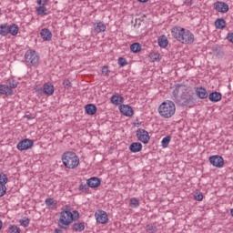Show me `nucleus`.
<instances>
[{
	"label": "nucleus",
	"instance_id": "obj_1",
	"mask_svg": "<svg viewBox=\"0 0 233 233\" xmlns=\"http://www.w3.org/2000/svg\"><path fill=\"white\" fill-rule=\"evenodd\" d=\"M172 95L175 103L179 105V106H187L188 108H192L196 103L194 91H192V88L188 86L177 84Z\"/></svg>",
	"mask_w": 233,
	"mask_h": 233
},
{
	"label": "nucleus",
	"instance_id": "obj_2",
	"mask_svg": "<svg viewBox=\"0 0 233 233\" xmlns=\"http://www.w3.org/2000/svg\"><path fill=\"white\" fill-rule=\"evenodd\" d=\"M66 209L60 212L59 219L57 220V226L64 230H68L70 225L73 221H77L79 219V212L74 210L73 213L70 211V206H66Z\"/></svg>",
	"mask_w": 233,
	"mask_h": 233
},
{
	"label": "nucleus",
	"instance_id": "obj_3",
	"mask_svg": "<svg viewBox=\"0 0 233 233\" xmlns=\"http://www.w3.org/2000/svg\"><path fill=\"white\" fill-rule=\"evenodd\" d=\"M171 34L179 43L184 45H192L194 43V34L183 27H173Z\"/></svg>",
	"mask_w": 233,
	"mask_h": 233
},
{
	"label": "nucleus",
	"instance_id": "obj_4",
	"mask_svg": "<svg viewBox=\"0 0 233 233\" xmlns=\"http://www.w3.org/2000/svg\"><path fill=\"white\" fill-rule=\"evenodd\" d=\"M62 163L66 168L74 170L79 167V157L72 151H66L62 155Z\"/></svg>",
	"mask_w": 233,
	"mask_h": 233
},
{
	"label": "nucleus",
	"instance_id": "obj_5",
	"mask_svg": "<svg viewBox=\"0 0 233 233\" xmlns=\"http://www.w3.org/2000/svg\"><path fill=\"white\" fill-rule=\"evenodd\" d=\"M158 113L166 119L172 117L176 114V104L170 100L163 102L158 107Z\"/></svg>",
	"mask_w": 233,
	"mask_h": 233
},
{
	"label": "nucleus",
	"instance_id": "obj_6",
	"mask_svg": "<svg viewBox=\"0 0 233 233\" xmlns=\"http://www.w3.org/2000/svg\"><path fill=\"white\" fill-rule=\"evenodd\" d=\"M25 64L27 66H39V55L35 50H27L25 54Z\"/></svg>",
	"mask_w": 233,
	"mask_h": 233
},
{
	"label": "nucleus",
	"instance_id": "obj_7",
	"mask_svg": "<svg viewBox=\"0 0 233 233\" xmlns=\"http://www.w3.org/2000/svg\"><path fill=\"white\" fill-rule=\"evenodd\" d=\"M137 138L138 141H141V143H144V145H147L148 141H150V135H148V131L138 128L137 130Z\"/></svg>",
	"mask_w": 233,
	"mask_h": 233
},
{
	"label": "nucleus",
	"instance_id": "obj_8",
	"mask_svg": "<svg viewBox=\"0 0 233 233\" xmlns=\"http://www.w3.org/2000/svg\"><path fill=\"white\" fill-rule=\"evenodd\" d=\"M32 147H34V140L25 138L20 142H18L16 148L17 150H20L21 152H23V150H30Z\"/></svg>",
	"mask_w": 233,
	"mask_h": 233
},
{
	"label": "nucleus",
	"instance_id": "obj_9",
	"mask_svg": "<svg viewBox=\"0 0 233 233\" xmlns=\"http://www.w3.org/2000/svg\"><path fill=\"white\" fill-rule=\"evenodd\" d=\"M209 163L216 168H221L225 165V159L219 155H215L209 157Z\"/></svg>",
	"mask_w": 233,
	"mask_h": 233
},
{
	"label": "nucleus",
	"instance_id": "obj_10",
	"mask_svg": "<svg viewBox=\"0 0 233 233\" xmlns=\"http://www.w3.org/2000/svg\"><path fill=\"white\" fill-rule=\"evenodd\" d=\"M95 218L96 220V223H100V225H105L108 223V215L106 211L99 210L95 213Z\"/></svg>",
	"mask_w": 233,
	"mask_h": 233
},
{
	"label": "nucleus",
	"instance_id": "obj_11",
	"mask_svg": "<svg viewBox=\"0 0 233 233\" xmlns=\"http://www.w3.org/2000/svg\"><path fill=\"white\" fill-rule=\"evenodd\" d=\"M214 9L217 11V12H219L220 14H227V12H228L229 10V7H228V5L225 2H215L214 5Z\"/></svg>",
	"mask_w": 233,
	"mask_h": 233
},
{
	"label": "nucleus",
	"instance_id": "obj_12",
	"mask_svg": "<svg viewBox=\"0 0 233 233\" xmlns=\"http://www.w3.org/2000/svg\"><path fill=\"white\" fill-rule=\"evenodd\" d=\"M119 110L121 114L127 116V117H132V116H134V109L128 105H121L119 106Z\"/></svg>",
	"mask_w": 233,
	"mask_h": 233
},
{
	"label": "nucleus",
	"instance_id": "obj_13",
	"mask_svg": "<svg viewBox=\"0 0 233 233\" xmlns=\"http://www.w3.org/2000/svg\"><path fill=\"white\" fill-rule=\"evenodd\" d=\"M195 92L198 99H207V97H208V92H207V89L203 86L196 87Z\"/></svg>",
	"mask_w": 233,
	"mask_h": 233
},
{
	"label": "nucleus",
	"instance_id": "obj_14",
	"mask_svg": "<svg viewBox=\"0 0 233 233\" xmlns=\"http://www.w3.org/2000/svg\"><path fill=\"white\" fill-rule=\"evenodd\" d=\"M87 185L90 188H97L101 185V180L96 177L87 179Z\"/></svg>",
	"mask_w": 233,
	"mask_h": 233
},
{
	"label": "nucleus",
	"instance_id": "obj_15",
	"mask_svg": "<svg viewBox=\"0 0 233 233\" xmlns=\"http://www.w3.org/2000/svg\"><path fill=\"white\" fill-rule=\"evenodd\" d=\"M142 149H143V145L139 142H134L129 146V150L133 154H136L137 152H141Z\"/></svg>",
	"mask_w": 233,
	"mask_h": 233
},
{
	"label": "nucleus",
	"instance_id": "obj_16",
	"mask_svg": "<svg viewBox=\"0 0 233 233\" xmlns=\"http://www.w3.org/2000/svg\"><path fill=\"white\" fill-rule=\"evenodd\" d=\"M85 110L88 116H94L97 112V107L94 104H87L85 106Z\"/></svg>",
	"mask_w": 233,
	"mask_h": 233
},
{
	"label": "nucleus",
	"instance_id": "obj_17",
	"mask_svg": "<svg viewBox=\"0 0 233 233\" xmlns=\"http://www.w3.org/2000/svg\"><path fill=\"white\" fill-rule=\"evenodd\" d=\"M221 93L219 92H212L208 95V99L212 103H218V101H221Z\"/></svg>",
	"mask_w": 233,
	"mask_h": 233
},
{
	"label": "nucleus",
	"instance_id": "obj_18",
	"mask_svg": "<svg viewBox=\"0 0 233 233\" xmlns=\"http://www.w3.org/2000/svg\"><path fill=\"white\" fill-rule=\"evenodd\" d=\"M73 232H83L85 230V222H76L72 225Z\"/></svg>",
	"mask_w": 233,
	"mask_h": 233
},
{
	"label": "nucleus",
	"instance_id": "obj_19",
	"mask_svg": "<svg viewBox=\"0 0 233 233\" xmlns=\"http://www.w3.org/2000/svg\"><path fill=\"white\" fill-rule=\"evenodd\" d=\"M40 35L44 41H50L52 39V32L46 28L41 30Z\"/></svg>",
	"mask_w": 233,
	"mask_h": 233
},
{
	"label": "nucleus",
	"instance_id": "obj_20",
	"mask_svg": "<svg viewBox=\"0 0 233 233\" xmlns=\"http://www.w3.org/2000/svg\"><path fill=\"white\" fill-rule=\"evenodd\" d=\"M14 90H11L6 85H0V95L1 96H12Z\"/></svg>",
	"mask_w": 233,
	"mask_h": 233
},
{
	"label": "nucleus",
	"instance_id": "obj_21",
	"mask_svg": "<svg viewBox=\"0 0 233 233\" xmlns=\"http://www.w3.org/2000/svg\"><path fill=\"white\" fill-rule=\"evenodd\" d=\"M95 32L97 34H101V32H105L106 30V25L103 22H97L94 24Z\"/></svg>",
	"mask_w": 233,
	"mask_h": 233
},
{
	"label": "nucleus",
	"instance_id": "obj_22",
	"mask_svg": "<svg viewBox=\"0 0 233 233\" xmlns=\"http://www.w3.org/2000/svg\"><path fill=\"white\" fill-rule=\"evenodd\" d=\"M44 94L46 96H52L54 94V85L50 83L44 84Z\"/></svg>",
	"mask_w": 233,
	"mask_h": 233
},
{
	"label": "nucleus",
	"instance_id": "obj_23",
	"mask_svg": "<svg viewBox=\"0 0 233 233\" xmlns=\"http://www.w3.org/2000/svg\"><path fill=\"white\" fill-rule=\"evenodd\" d=\"M46 207L52 208V210H56L57 208V202L54 200V198H46L45 201Z\"/></svg>",
	"mask_w": 233,
	"mask_h": 233
},
{
	"label": "nucleus",
	"instance_id": "obj_24",
	"mask_svg": "<svg viewBox=\"0 0 233 233\" xmlns=\"http://www.w3.org/2000/svg\"><path fill=\"white\" fill-rule=\"evenodd\" d=\"M123 101H125V98H123V96L120 95H113L111 96V103H113V105H121Z\"/></svg>",
	"mask_w": 233,
	"mask_h": 233
},
{
	"label": "nucleus",
	"instance_id": "obj_25",
	"mask_svg": "<svg viewBox=\"0 0 233 233\" xmlns=\"http://www.w3.org/2000/svg\"><path fill=\"white\" fill-rule=\"evenodd\" d=\"M215 26L218 30H223V28H225L227 26V22L223 18H218L215 22Z\"/></svg>",
	"mask_w": 233,
	"mask_h": 233
},
{
	"label": "nucleus",
	"instance_id": "obj_26",
	"mask_svg": "<svg viewBox=\"0 0 233 233\" xmlns=\"http://www.w3.org/2000/svg\"><path fill=\"white\" fill-rule=\"evenodd\" d=\"M158 46L160 48H167L168 46V39H167V36L161 35L158 37Z\"/></svg>",
	"mask_w": 233,
	"mask_h": 233
},
{
	"label": "nucleus",
	"instance_id": "obj_27",
	"mask_svg": "<svg viewBox=\"0 0 233 233\" xmlns=\"http://www.w3.org/2000/svg\"><path fill=\"white\" fill-rule=\"evenodd\" d=\"M8 34H11V35H17V34H19V26L15 24L8 25Z\"/></svg>",
	"mask_w": 233,
	"mask_h": 233
},
{
	"label": "nucleus",
	"instance_id": "obj_28",
	"mask_svg": "<svg viewBox=\"0 0 233 233\" xmlns=\"http://www.w3.org/2000/svg\"><path fill=\"white\" fill-rule=\"evenodd\" d=\"M8 24L0 25V35H2V37H6L8 35Z\"/></svg>",
	"mask_w": 233,
	"mask_h": 233
},
{
	"label": "nucleus",
	"instance_id": "obj_29",
	"mask_svg": "<svg viewBox=\"0 0 233 233\" xmlns=\"http://www.w3.org/2000/svg\"><path fill=\"white\" fill-rule=\"evenodd\" d=\"M36 12L38 15H48V9L45 7V5H40L36 8Z\"/></svg>",
	"mask_w": 233,
	"mask_h": 233
},
{
	"label": "nucleus",
	"instance_id": "obj_30",
	"mask_svg": "<svg viewBox=\"0 0 233 233\" xmlns=\"http://www.w3.org/2000/svg\"><path fill=\"white\" fill-rule=\"evenodd\" d=\"M130 50L133 54H137V52H141V46L139 43H134L130 46Z\"/></svg>",
	"mask_w": 233,
	"mask_h": 233
},
{
	"label": "nucleus",
	"instance_id": "obj_31",
	"mask_svg": "<svg viewBox=\"0 0 233 233\" xmlns=\"http://www.w3.org/2000/svg\"><path fill=\"white\" fill-rule=\"evenodd\" d=\"M171 140H172V137L170 136H167L166 137H164L161 141L162 147L167 148L168 145H170Z\"/></svg>",
	"mask_w": 233,
	"mask_h": 233
},
{
	"label": "nucleus",
	"instance_id": "obj_32",
	"mask_svg": "<svg viewBox=\"0 0 233 233\" xmlns=\"http://www.w3.org/2000/svg\"><path fill=\"white\" fill-rule=\"evenodd\" d=\"M6 183H8V177L5 173H0V185L6 187Z\"/></svg>",
	"mask_w": 233,
	"mask_h": 233
},
{
	"label": "nucleus",
	"instance_id": "obj_33",
	"mask_svg": "<svg viewBox=\"0 0 233 233\" xmlns=\"http://www.w3.org/2000/svg\"><path fill=\"white\" fill-rule=\"evenodd\" d=\"M129 207L132 208H137V207H139V200L136 198H132L129 202Z\"/></svg>",
	"mask_w": 233,
	"mask_h": 233
},
{
	"label": "nucleus",
	"instance_id": "obj_34",
	"mask_svg": "<svg viewBox=\"0 0 233 233\" xmlns=\"http://www.w3.org/2000/svg\"><path fill=\"white\" fill-rule=\"evenodd\" d=\"M6 86L9 87V90H13V88H17V82H15V80L14 79H9L7 81Z\"/></svg>",
	"mask_w": 233,
	"mask_h": 233
},
{
	"label": "nucleus",
	"instance_id": "obj_35",
	"mask_svg": "<svg viewBox=\"0 0 233 233\" xmlns=\"http://www.w3.org/2000/svg\"><path fill=\"white\" fill-rule=\"evenodd\" d=\"M8 230L9 233H21V228L15 225H10Z\"/></svg>",
	"mask_w": 233,
	"mask_h": 233
},
{
	"label": "nucleus",
	"instance_id": "obj_36",
	"mask_svg": "<svg viewBox=\"0 0 233 233\" xmlns=\"http://www.w3.org/2000/svg\"><path fill=\"white\" fill-rule=\"evenodd\" d=\"M63 86L66 90H72V82L69 79H65L63 81Z\"/></svg>",
	"mask_w": 233,
	"mask_h": 233
},
{
	"label": "nucleus",
	"instance_id": "obj_37",
	"mask_svg": "<svg viewBox=\"0 0 233 233\" xmlns=\"http://www.w3.org/2000/svg\"><path fill=\"white\" fill-rule=\"evenodd\" d=\"M146 231L147 232H157V227H156L155 225H147Z\"/></svg>",
	"mask_w": 233,
	"mask_h": 233
},
{
	"label": "nucleus",
	"instance_id": "obj_38",
	"mask_svg": "<svg viewBox=\"0 0 233 233\" xmlns=\"http://www.w3.org/2000/svg\"><path fill=\"white\" fill-rule=\"evenodd\" d=\"M118 65H119V66H127V65H128V62L127 61V58L119 57Z\"/></svg>",
	"mask_w": 233,
	"mask_h": 233
},
{
	"label": "nucleus",
	"instance_id": "obj_39",
	"mask_svg": "<svg viewBox=\"0 0 233 233\" xmlns=\"http://www.w3.org/2000/svg\"><path fill=\"white\" fill-rule=\"evenodd\" d=\"M19 223H20V225H22V227L26 228L30 225V219L29 218L20 219Z\"/></svg>",
	"mask_w": 233,
	"mask_h": 233
},
{
	"label": "nucleus",
	"instance_id": "obj_40",
	"mask_svg": "<svg viewBox=\"0 0 233 233\" xmlns=\"http://www.w3.org/2000/svg\"><path fill=\"white\" fill-rule=\"evenodd\" d=\"M89 187H90L86 184H80L79 190H81V192H86Z\"/></svg>",
	"mask_w": 233,
	"mask_h": 233
},
{
	"label": "nucleus",
	"instance_id": "obj_41",
	"mask_svg": "<svg viewBox=\"0 0 233 233\" xmlns=\"http://www.w3.org/2000/svg\"><path fill=\"white\" fill-rule=\"evenodd\" d=\"M6 194V186H3L0 184V198H3Z\"/></svg>",
	"mask_w": 233,
	"mask_h": 233
},
{
	"label": "nucleus",
	"instance_id": "obj_42",
	"mask_svg": "<svg viewBox=\"0 0 233 233\" xmlns=\"http://www.w3.org/2000/svg\"><path fill=\"white\" fill-rule=\"evenodd\" d=\"M196 201H203V194L202 193H196L194 196Z\"/></svg>",
	"mask_w": 233,
	"mask_h": 233
},
{
	"label": "nucleus",
	"instance_id": "obj_43",
	"mask_svg": "<svg viewBox=\"0 0 233 233\" xmlns=\"http://www.w3.org/2000/svg\"><path fill=\"white\" fill-rule=\"evenodd\" d=\"M109 72H110V70H108V66H104L102 67V74H103L104 76H108Z\"/></svg>",
	"mask_w": 233,
	"mask_h": 233
},
{
	"label": "nucleus",
	"instance_id": "obj_44",
	"mask_svg": "<svg viewBox=\"0 0 233 233\" xmlns=\"http://www.w3.org/2000/svg\"><path fill=\"white\" fill-rule=\"evenodd\" d=\"M37 5H40V6H45L46 5L47 0H36Z\"/></svg>",
	"mask_w": 233,
	"mask_h": 233
},
{
	"label": "nucleus",
	"instance_id": "obj_45",
	"mask_svg": "<svg viewBox=\"0 0 233 233\" xmlns=\"http://www.w3.org/2000/svg\"><path fill=\"white\" fill-rule=\"evenodd\" d=\"M227 39L229 41V43H233V33H228L227 35Z\"/></svg>",
	"mask_w": 233,
	"mask_h": 233
},
{
	"label": "nucleus",
	"instance_id": "obj_46",
	"mask_svg": "<svg viewBox=\"0 0 233 233\" xmlns=\"http://www.w3.org/2000/svg\"><path fill=\"white\" fill-rule=\"evenodd\" d=\"M184 5H187V6H192V0H184Z\"/></svg>",
	"mask_w": 233,
	"mask_h": 233
},
{
	"label": "nucleus",
	"instance_id": "obj_47",
	"mask_svg": "<svg viewBox=\"0 0 233 233\" xmlns=\"http://www.w3.org/2000/svg\"><path fill=\"white\" fill-rule=\"evenodd\" d=\"M25 117L26 118V119H35V116H34V115H25Z\"/></svg>",
	"mask_w": 233,
	"mask_h": 233
},
{
	"label": "nucleus",
	"instance_id": "obj_48",
	"mask_svg": "<svg viewBox=\"0 0 233 233\" xmlns=\"http://www.w3.org/2000/svg\"><path fill=\"white\" fill-rule=\"evenodd\" d=\"M63 230V228H56L54 233H64Z\"/></svg>",
	"mask_w": 233,
	"mask_h": 233
},
{
	"label": "nucleus",
	"instance_id": "obj_49",
	"mask_svg": "<svg viewBox=\"0 0 233 233\" xmlns=\"http://www.w3.org/2000/svg\"><path fill=\"white\" fill-rule=\"evenodd\" d=\"M3 228V221L0 220V230Z\"/></svg>",
	"mask_w": 233,
	"mask_h": 233
}]
</instances>
